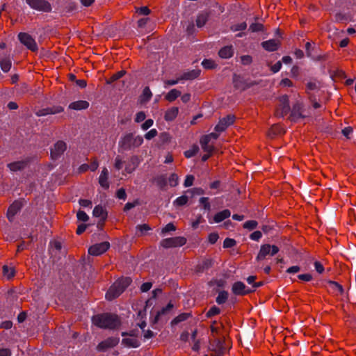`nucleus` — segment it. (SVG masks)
<instances>
[{"label": "nucleus", "mask_w": 356, "mask_h": 356, "mask_svg": "<svg viewBox=\"0 0 356 356\" xmlns=\"http://www.w3.org/2000/svg\"><path fill=\"white\" fill-rule=\"evenodd\" d=\"M92 323L99 328L107 330H115L121 325L119 316L111 313H103L93 316Z\"/></svg>", "instance_id": "f257e3e1"}, {"label": "nucleus", "mask_w": 356, "mask_h": 356, "mask_svg": "<svg viewBox=\"0 0 356 356\" xmlns=\"http://www.w3.org/2000/svg\"><path fill=\"white\" fill-rule=\"evenodd\" d=\"M143 143L141 136L134 133H128L123 135L118 143V147L122 152L131 151L139 147Z\"/></svg>", "instance_id": "f03ea898"}, {"label": "nucleus", "mask_w": 356, "mask_h": 356, "mask_svg": "<svg viewBox=\"0 0 356 356\" xmlns=\"http://www.w3.org/2000/svg\"><path fill=\"white\" fill-rule=\"evenodd\" d=\"M131 280L129 277L119 279L111 286L106 293V298L108 300H113L120 296L125 289L129 286Z\"/></svg>", "instance_id": "7ed1b4c3"}, {"label": "nucleus", "mask_w": 356, "mask_h": 356, "mask_svg": "<svg viewBox=\"0 0 356 356\" xmlns=\"http://www.w3.org/2000/svg\"><path fill=\"white\" fill-rule=\"evenodd\" d=\"M279 102L280 104L275 110V115L278 118H283L290 111L289 97L286 95L280 97Z\"/></svg>", "instance_id": "20e7f679"}, {"label": "nucleus", "mask_w": 356, "mask_h": 356, "mask_svg": "<svg viewBox=\"0 0 356 356\" xmlns=\"http://www.w3.org/2000/svg\"><path fill=\"white\" fill-rule=\"evenodd\" d=\"M186 238L184 236H176L163 239L160 244L164 248L181 247L186 243Z\"/></svg>", "instance_id": "39448f33"}, {"label": "nucleus", "mask_w": 356, "mask_h": 356, "mask_svg": "<svg viewBox=\"0 0 356 356\" xmlns=\"http://www.w3.org/2000/svg\"><path fill=\"white\" fill-rule=\"evenodd\" d=\"M18 39L27 49L33 52L38 49V44L35 39L29 33L21 32L18 34Z\"/></svg>", "instance_id": "423d86ee"}, {"label": "nucleus", "mask_w": 356, "mask_h": 356, "mask_svg": "<svg viewBox=\"0 0 356 356\" xmlns=\"http://www.w3.org/2000/svg\"><path fill=\"white\" fill-rule=\"evenodd\" d=\"M26 3L31 8L44 13H49L51 10L50 3L46 0H26Z\"/></svg>", "instance_id": "0eeeda50"}, {"label": "nucleus", "mask_w": 356, "mask_h": 356, "mask_svg": "<svg viewBox=\"0 0 356 356\" xmlns=\"http://www.w3.org/2000/svg\"><path fill=\"white\" fill-rule=\"evenodd\" d=\"M279 248L275 245L264 244L260 248V250L257 254V260H263L266 256H273L279 252Z\"/></svg>", "instance_id": "6e6552de"}, {"label": "nucleus", "mask_w": 356, "mask_h": 356, "mask_svg": "<svg viewBox=\"0 0 356 356\" xmlns=\"http://www.w3.org/2000/svg\"><path fill=\"white\" fill-rule=\"evenodd\" d=\"M67 149V144L63 140L57 141L54 146L51 148V157L56 160L63 154Z\"/></svg>", "instance_id": "1a4fd4ad"}, {"label": "nucleus", "mask_w": 356, "mask_h": 356, "mask_svg": "<svg viewBox=\"0 0 356 356\" xmlns=\"http://www.w3.org/2000/svg\"><path fill=\"white\" fill-rule=\"evenodd\" d=\"M110 248V243L107 241L96 243L90 246L88 253L93 256H99L106 252Z\"/></svg>", "instance_id": "9d476101"}, {"label": "nucleus", "mask_w": 356, "mask_h": 356, "mask_svg": "<svg viewBox=\"0 0 356 356\" xmlns=\"http://www.w3.org/2000/svg\"><path fill=\"white\" fill-rule=\"evenodd\" d=\"M235 120V116L228 115L226 117L220 120L218 123L215 127L214 129L216 132L220 133L224 131L229 126L232 125Z\"/></svg>", "instance_id": "9b49d317"}, {"label": "nucleus", "mask_w": 356, "mask_h": 356, "mask_svg": "<svg viewBox=\"0 0 356 356\" xmlns=\"http://www.w3.org/2000/svg\"><path fill=\"white\" fill-rule=\"evenodd\" d=\"M64 111V108L60 106H53L38 110L35 115L38 117L45 116L47 115H54L60 113Z\"/></svg>", "instance_id": "f8f14e48"}, {"label": "nucleus", "mask_w": 356, "mask_h": 356, "mask_svg": "<svg viewBox=\"0 0 356 356\" xmlns=\"http://www.w3.org/2000/svg\"><path fill=\"white\" fill-rule=\"evenodd\" d=\"M225 337H216L213 338L209 341L210 349L211 352L214 351H220V350H226L225 347Z\"/></svg>", "instance_id": "ddd939ff"}, {"label": "nucleus", "mask_w": 356, "mask_h": 356, "mask_svg": "<svg viewBox=\"0 0 356 356\" xmlns=\"http://www.w3.org/2000/svg\"><path fill=\"white\" fill-rule=\"evenodd\" d=\"M303 106L301 103H296L292 108V111L289 118L292 121L298 120L300 118H305V115H303Z\"/></svg>", "instance_id": "4468645a"}, {"label": "nucleus", "mask_w": 356, "mask_h": 356, "mask_svg": "<svg viewBox=\"0 0 356 356\" xmlns=\"http://www.w3.org/2000/svg\"><path fill=\"white\" fill-rule=\"evenodd\" d=\"M119 342V339L116 337H108L104 341L100 342L97 348L99 351H105L108 348H111L115 347L118 345Z\"/></svg>", "instance_id": "2eb2a0df"}, {"label": "nucleus", "mask_w": 356, "mask_h": 356, "mask_svg": "<svg viewBox=\"0 0 356 356\" xmlns=\"http://www.w3.org/2000/svg\"><path fill=\"white\" fill-rule=\"evenodd\" d=\"M232 291L236 296H244L251 293L252 291L247 289L246 286L242 282H236L232 285Z\"/></svg>", "instance_id": "dca6fc26"}, {"label": "nucleus", "mask_w": 356, "mask_h": 356, "mask_svg": "<svg viewBox=\"0 0 356 356\" xmlns=\"http://www.w3.org/2000/svg\"><path fill=\"white\" fill-rule=\"evenodd\" d=\"M140 163V159L138 156H131L126 163L125 171L129 174L132 173L138 167Z\"/></svg>", "instance_id": "f3484780"}, {"label": "nucleus", "mask_w": 356, "mask_h": 356, "mask_svg": "<svg viewBox=\"0 0 356 356\" xmlns=\"http://www.w3.org/2000/svg\"><path fill=\"white\" fill-rule=\"evenodd\" d=\"M92 213L95 217L100 218V222H98L97 226H102L107 218L106 209L102 206L97 205L94 208Z\"/></svg>", "instance_id": "a211bd4d"}, {"label": "nucleus", "mask_w": 356, "mask_h": 356, "mask_svg": "<svg viewBox=\"0 0 356 356\" xmlns=\"http://www.w3.org/2000/svg\"><path fill=\"white\" fill-rule=\"evenodd\" d=\"M22 204L20 201H15L8 209L7 218L12 221L15 216L20 211Z\"/></svg>", "instance_id": "6ab92c4d"}, {"label": "nucleus", "mask_w": 356, "mask_h": 356, "mask_svg": "<svg viewBox=\"0 0 356 356\" xmlns=\"http://www.w3.org/2000/svg\"><path fill=\"white\" fill-rule=\"evenodd\" d=\"M280 45L277 40L272 39L261 42L262 47L268 51H276Z\"/></svg>", "instance_id": "aec40b11"}, {"label": "nucleus", "mask_w": 356, "mask_h": 356, "mask_svg": "<svg viewBox=\"0 0 356 356\" xmlns=\"http://www.w3.org/2000/svg\"><path fill=\"white\" fill-rule=\"evenodd\" d=\"M327 284L328 285V291L330 293L336 296L342 295L343 293V286L338 282L330 280L327 282Z\"/></svg>", "instance_id": "412c9836"}, {"label": "nucleus", "mask_w": 356, "mask_h": 356, "mask_svg": "<svg viewBox=\"0 0 356 356\" xmlns=\"http://www.w3.org/2000/svg\"><path fill=\"white\" fill-rule=\"evenodd\" d=\"M254 85V83H253V82L248 83L245 81H244L240 76H238L236 75L234 76V86L236 89L245 90Z\"/></svg>", "instance_id": "4be33fe9"}, {"label": "nucleus", "mask_w": 356, "mask_h": 356, "mask_svg": "<svg viewBox=\"0 0 356 356\" xmlns=\"http://www.w3.org/2000/svg\"><path fill=\"white\" fill-rule=\"evenodd\" d=\"M213 261L211 259H204L195 267V270L198 273H202L213 266Z\"/></svg>", "instance_id": "5701e85b"}, {"label": "nucleus", "mask_w": 356, "mask_h": 356, "mask_svg": "<svg viewBox=\"0 0 356 356\" xmlns=\"http://www.w3.org/2000/svg\"><path fill=\"white\" fill-rule=\"evenodd\" d=\"M89 103L85 100H79L72 102L69 105V108L72 110H84L87 109L89 107Z\"/></svg>", "instance_id": "b1692460"}, {"label": "nucleus", "mask_w": 356, "mask_h": 356, "mask_svg": "<svg viewBox=\"0 0 356 356\" xmlns=\"http://www.w3.org/2000/svg\"><path fill=\"white\" fill-rule=\"evenodd\" d=\"M209 17V12L202 11L198 14L196 19V26L201 28L205 25Z\"/></svg>", "instance_id": "393cba45"}, {"label": "nucleus", "mask_w": 356, "mask_h": 356, "mask_svg": "<svg viewBox=\"0 0 356 356\" xmlns=\"http://www.w3.org/2000/svg\"><path fill=\"white\" fill-rule=\"evenodd\" d=\"M200 70L198 69L192 70L191 71L184 72L179 76L181 80H193L197 78L200 74Z\"/></svg>", "instance_id": "a878e982"}, {"label": "nucleus", "mask_w": 356, "mask_h": 356, "mask_svg": "<svg viewBox=\"0 0 356 356\" xmlns=\"http://www.w3.org/2000/svg\"><path fill=\"white\" fill-rule=\"evenodd\" d=\"M27 162L25 161H19L10 163L8 164V168L13 172L22 170L26 168Z\"/></svg>", "instance_id": "bb28decb"}, {"label": "nucleus", "mask_w": 356, "mask_h": 356, "mask_svg": "<svg viewBox=\"0 0 356 356\" xmlns=\"http://www.w3.org/2000/svg\"><path fill=\"white\" fill-rule=\"evenodd\" d=\"M173 307V304H172L170 302L165 307L162 308L160 311L157 312L153 322L154 323H157L159 321L161 316L168 314L172 310Z\"/></svg>", "instance_id": "cd10ccee"}, {"label": "nucleus", "mask_w": 356, "mask_h": 356, "mask_svg": "<svg viewBox=\"0 0 356 356\" xmlns=\"http://www.w3.org/2000/svg\"><path fill=\"white\" fill-rule=\"evenodd\" d=\"M231 216V212L229 209H225L222 211L217 213L214 217L213 220L215 222H220L224 220L227 219Z\"/></svg>", "instance_id": "c85d7f7f"}, {"label": "nucleus", "mask_w": 356, "mask_h": 356, "mask_svg": "<svg viewBox=\"0 0 356 356\" xmlns=\"http://www.w3.org/2000/svg\"><path fill=\"white\" fill-rule=\"evenodd\" d=\"M234 54V50L232 46L222 47L218 52V55L222 58H229Z\"/></svg>", "instance_id": "c756f323"}, {"label": "nucleus", "mask_w": 356, "mask_h": 356, "mask_svg": "<svg viewBox=\"0 0 356 356\" xmlns=\"http://www.w3.org/2000/svg\"><path fill=\"white\" fill-rule=\"evenodd\" d=\"M178 113V107H171L170 108L166 111L164 116L165 120L166 121H172L177 118Z\"/></svg>", "instance_id": "7c9ffc66"}, {"label": "nucleus", "mask_w": 356, "mask_h": 356, "mask_svg": "<svg viewBox=\"0 0 356 356\" xmlns=\"http://www.w3.org/2000/svg\"><path fill=\"white\" fill-rule=\"evenodd\" d=\"M152 97V93L149 88L148 86H146L143 89V93L140 96V99H139L140 102L141 104L147 103V102H149L150 100Z\"/></svg>", "instance_id": "2f4dec72"}, {"label": "nucleus", "mask_w": 356, "mask_h": 356, "mask_svg": "<svg viewBox=\"0 0 356 356\" xmlns=\"http://www.w3.org/2000/svg\"><path fill=\"white\" fill-rule=\"evenodd\" d=\"M200 144L204 152L206 153H213L214 150V146L213 143L210 144L209 140H204V138L202 137L200 139Z\"/></svg>", "instance_id": "473e14b6"}, {"label": "nucleus", "mask_w": 356, "mask_h": 356, "mask_svg": "<svg viewBox=\"0 0 356 356\" xmlns=\"http://www.w3.org/2000/svg\"><path fill=\"white\" fill-rule=\"evenodd\" d=\"M122 343L126 346L132 348H137L140 346V342L136 337L124 338L122 339Z\"/></svg>", "instance_id": "72a5a7b5"}, {"label": "nucleus", "mask_w": 356, "mask_h": 356, "mask_svg": "<svg viewBox=\"0 0 356 356\" xmlns=\"http://www.w3.org/2000/svg\"><path fill=\"white\" fill-rule=\"evenodd\" d=\"M180 95H181V92L179 90H178L177 89L174 88V89H172L171 90H170L166 94V95L165 96V99L167 101L172 102L175 101Z\"/></svg>", "instance_id": "f704fd0d"}, {"label": "nucleus", "mask_w": 356, "mask_h": 356, "mask_svg": "<svg viewBox=\"0 0 356 356\" xmlns=\"http://www.w3.org/2000/svg\"><path fill=\"white\" fill-rule=\"evenodd\" d=\"M2 272H3V276L5 277H6L8 280H10L15 275V270L14 268L10 267L7 265H4L2 267Z\"/></svg>", "instance_id": "c9c22d12"}, {"label": "nucleus", "mask_w": 356, "mask_h": 356, "mask_svg": "<svg viewBox=\"0 0 356 356\" xmlns=\"http://www.w3.org/2000/svg\"><path fill=\"white\" fill-rule=\"evenodd\" d=\"M210 330L212 338L220 337L222 335V333L220 331V327H218V324L216 321H213L211 322V324L210 325Z\"/></svg>", "instance_id": "e433bc0d"}, {"label": "nucleus", "mask_w": 356, "mask_h": 356, "mask_svg": "<svg viewBox=\"0 0 356 356\" xmlns=\"http://www.w3.org/2000/svg\"><path fill=\"white\" fill-rule=\"evenodd\" d=\"M11 65H12V63H11V60L10 59V58L6 57V58H2L0 60L1 69L4 72H8L10 70Z\"/></svg>", "instance_id": "4c0bfd02"}, {"label": "nucleus", "mask_w": 356, "mask_h": 356, "mask_svg": "<svg viewBox=\"0 0 356 356\" xmlns=\"http://www.w3.org/2000/svg\"><path fill=\"white\" fill-rule=\"evenodd\" d=\"M283 129L278 124L273 125L268 131V136L271 138L277 135L283 134Z\"/></svg>", "instance_id": "58836bf2"}, {"label": "nucleus", "mask_w": 356, "mask_h": 356, "mask_svg": "<svg viewBox=\"0 0 356 356\" xmlns=\"http://www.w3.org/2000/svg\"><path fill=\"white\" fill-rule=\"evenodd\" d=\"M191 316V313H181L176 316L171 322L172 325H177L186 321Z\"/></svg>", "instance_id": "ea45409f"}, {"label": "nucleus", "mask_w": 356, "mask_h": 356, "mask_svg": "<svg viewBox=\"0 0 356 356\" xmlns=\"http://www.w3.org/2000/svg\"><path fill=\"white\" fill-rule=\"evenodd\" d=\"M125 74H126V71L125 70H121V71H119V72L113 74L109 78V79L106 80V83L107 84H111L112 83H113L115 81H117V80L120 79V78H122Z\"/></svg>", "instance_id": "a19ab883"}, {"label": "nucleus", "mask_w": 356, "mask_h": 356, "mask_svg": "<svg viewBox=\"0 0 356 356\" xmlns=\"http://www.w3.org/2000/svg\"><path fill=\"white\" fill-rule=\"evenodd\" d=\"M138 236L145 235V233L151 229V227L147 224L138 225L136 227Z\"/></svg>", "instance_id": "79ce46f5"}, {"label": "nucleus", "mask_w": 356, "mask_h": 356, "mask_svg": "<svg viewBox=\"0 0 356 356\" xmlns=\"http://www.w3.org/2000/svg\"><path fill=\"white\" fill-rule=\"evenodd\" d=\"M199 151V147L197 145H193L188 150L184 152V156L186 158H191L194 156Z\"/></svg>", "instance_id": "37998d69"}, {"label": "nucleus", "mask_w": 356, "mask_h": 356, "mask_svg": "<svg viewBox=\"0 0 356 356\" xmlns=\"http://www.w3.org/2000/svg\"><path fill=\"white\" fill-rule=\"evenodd\" d=\"M228 298V293L225 291H220L217 298H216V302L219 305L225 303Z\"/></svg>", "instance_id": "c03bdc74"}, {"label": "nucleus", "mask_w": 356, "mask_h": 356, "mask_svg": "<svg viewBox=\"0 0 356 356\" xmlns=\"http://www.w3.org/2000/svg\"><path fill=\"white\" fill-rule=\"evenodd\" d=\"M156 185L160 188H163L167 185V181L164 175H160L154 179Z\"/></svg>", "instance_id": "a18cd8bd"}, {"label": "nucleus", "mask_w": 356, "mask_h": 356, "mask_svg": "<svg viewBox=\"0 0 356 356\" xmlns=\"http://www.w3.org/2000/svg\"><path fill=\"white\" fill-rule=\"evenodd\" d=\"M188 198L186 195H181L179 197H177L174 201V205L177 207H181L185 205L188 202Z\"/></svg>", "instance_id": "49530a36"}, {"label": "nucleus", "mask_w": 356, "mask_h": 356, "mask_svg": "<svg viewBox=\"0 0 356 356\" xmlns=\"http://www.w3.org/2000/svg\"><path fill=\"white\" fill-rule=\"evenodd\" d=\"M220 313V309L216 306H212L209 311L206 313V316L207 318H211L216 315H218Z\"/></svg>", "instance_id": "de8ad7c7"}, {"label": "nucleus", "mask_w": 356, "mask_h": 356, "mask_svg": "<svg viewBox=\"0 0 356 356\" xmlns=\"http://www.w3.org/2000/svg\"><path fill=\"white\" fill-rule=\"evenodd\" d=\"M257 225H258V222L256 220H252L246 221L243 224V227L245 229H249V230H252V229H255L257 227Z\"/></svg>", "instance_id": "09e8293b"}, {"label": "nucleus", "mask_w": 356, "mask_h": 356, "mask_svg": "<svg viewBox=\"0 0 356 356\" xmlns=\"http://www.w3.org/2000/svg\"><path fill=\"white\" fill-rule=\"evenodd\" d=\"M209 199L207 197H202L200 199V203L201 205H202L204 209L207 211L211 210V204L209 203Z\"/></svg>", "instance_id": "8fccbe9b"}, {"label": "nucleus", "mask_w": 356, "mask_h": 356, "mask_svg": "<svg viewBox=\"0 0 356 356\" xmlns=\"http://www.w3.org/2000/svg\"><path fill=\"white\" fill-rule=\"evenodd\" d=\"M202 65L205 69H213L216 66L214 61L210 59L203 60V61L202 62Z\"/></svg>", "instance_id": "3c124183"}, {"label": "nucleus", "mask_w": 356, "mask_h": 356, "mask_svg": "<svg viewBox=\"0 0 356 356\" xmlns=\"http://www.w3.org/2000/svg\"><path fill=\"white\" fill-rule=\"evenodd\" d=\"M108 177H104V176H99V184L104 189H108L109 188V183L108 181Z\"/></svg>", "instance_id": "603ef678"}, {"label": "nucleus", "mask_w": 356, "mask_h": 356, "mask_svg": "<svg viewBox=\"0 0 356 356\" xmlns=\"http://www.w3.org/2000/svg\"><path fill=\"white\" fill-rule=\"evenodd\" d=\"M249 29L252 32H259L262 31L264 30V26L260 23H253L250 26Z\"/></svg>", "instance_id": "864d4df0"}, {"label": "nucleus", "mask_w": 356, "mask_h": 356, "mask_svg": "<svg viewBox=\"0 0 356 356\" xmlns=\"http://www.w3.org/2000/svg\"><path fill=\"white\" fill-rule=\"evenodd\" d=\"M236 242L234 239L230 238H226L223 242L224 248H229L235 246Z\"/></svg>", "instance_id": "5fc2aeb1"}, {"label": "nucleus", "mask_w": 356, "mask_h": 356, "mask_svg": "<svg viewBox=\"0 0 356 356\" xmlns=\"http://www.w3.org/2000/svg\"><path fill=\"white\" fill-rule=\"evenodd\" d=\"M307 94H312L310 92V91H313V90H318L319 87L318 86V84L316 83V82H308L307 83Z\"/></svg>", "instance_id": "6e6d98bb"}, {"label": "nucleus", "mask_w": 356, "mask_h": 356, "mask_svg": "<svg viewBox=\"0 0 356 356\" xmlns=\"http://www.w3.org/2000/svg\"><path fill=\"white\" fill-rule=\"evenodd\" d=\"M247 28V24L245 22H242L240 24H237L235 25H233L231 28V29L233 31H243Z\"/></svg>", "instance_id": "4d7b16f0"}, {"label": "nucleus", "mask_w": 356, "mask_h": 356, "mask_svg": "<svg viewBox=\"0 0 356 356\" xmlns=\"http://www.w3.org/2000/svg\"><path fill=\"white\" fill-rule=\"evenodd\" d=\"M169 184L171 186H176L178 184V176L172 173L169 177Z\"/></svg>", "instance_id": "13d9d810"}, {"label": "nucleus", "mask_w": 356, "mask_h": 356, "mask_svg": "<svg viewBox=\"0 0 356 356\" xmlns=\"http://www.w3.org/2000/svg\"><path fill=\"white\" fill-rule=\"evenodd\" d=\"M78 220L86 222L88 220V216L86 214V213L83 211H79L76 214Z\"/></svg>", "instance_id": "bf43d9fd"}, {"label": "nucleus", "mask_w": 356, "mask_h": 356, "mask_svg": "<svg viewBox=\"0 0 356 356\" xmlns=\"http://www.w3.org/2000/svg\"><path fill=\"white\" fill-rule=\"evenodd\" d=\"M175 229L176 227L172 223H168L162 229L161 232L163 234H164L169 232L175 231Z\"/></svg>", "instance_id": "052dcab7"}, {"label": "nucleus", "mask_w": 356, "mask_h": 356, "mask_svg": "<svg viewBox=\"0 0 356 356\" xmlns=\"http://www.w3.org/2000/svg\"><path fill=\"white\" fill-rule=\"evenodd\" d=\"M194 176L193 175H187L186 179H185V181H184V185L185 187H189V186H191L193 184V181H194Z\"/></svg>", "instance_id": "680f3d73"}, {"label": "nucleus", "mask_w": 356, "mask_h": 356, "mask_svg": "<svg viewBox=\"0 0 356 356\" xmlns=\"http://www.w3.org/2000/svg\"><path fill=\"white\" fill-rule=\"evenodd\" d=\"M219 236L218 234L216 232H213L209 234L208 236V241L211 244H214L218 241Z\"/></svg>", "instance_id": "e2e57ef3"}, {"label": "nucleus", "mask_w": 356, "mask_h": 356, "mask_svg": "<svg viewBox=\"0 0 356 356\" xmlns=\"http://www.w3.org/2000/svg\"><path fill=\"white\" fill-rule=\"evenodd\" d=\"M262 236V234L260 231H254L250 235V239L258 241Z\"/></svg>", "instance_id": "0e129e2a"}, {"label": "nucleus", "mask_w": 356, "mask_h": 356, "mask_svg": "<svg viewBox=\"0 0 356 356\" xmlns=\"http://www.w3.org/2000/svg\"><path fill=\"white\" fill-rule=\"evenodd\" d=\"M241 61L243 65H249L252 63V58L249 55H244L241 57Z\"/></svg>", "instance_id": "69168bd1"}, {"label": "nucleus", "mask_w": 356, "mask_h": 356, "mask_svg": "<svg viewBox=\"0 0 356 356\" xmlns=\"http://www.w3.org/2000/svg\"><path fill=\"white\" fill-rule=\"evenodd\" d=\"M157 131L155 129H151L147 133L145 134V138L147 140H151L152 138H154L157 135Z\"/></svg>", "instance_id": "338daca9"}, {"label": "nucleus", "mask_w": 356, "mask_h": 356, "mask_svg": "<svg viewBox=\"0 0 356 356\" xmlns=\"http://www.w3.org/2000/svg\"><path fill=\"white\" fill-rule=\"evenodd\" d=\"M137 13L142 15H148L150 13V10L147 6H143L137 9Z\"/></svg>", "instance_id": "774afa93"}]
</instances>
